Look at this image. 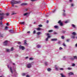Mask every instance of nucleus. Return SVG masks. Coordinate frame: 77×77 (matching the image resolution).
Segmentation results:
<instances>
[{
    "label": "nucleus",
    "mask_w": 77,
    "mask_h": 77,
    "mask_svg": "<svg viewBox=\"0 0 77 77\" xmlns=\"http://www.w3.org/2000/svg\"><path fill=\"white\" fill-rule=\"evenodd\" d=\"M69 76H70L71 75H74V73L72 72H70L68 73Z\"/></svg>",
    "instance_id": "obj_7"
},
{
    "label": "nucleus",
    "mask_w": 77,
    "mask_h": 77,
    "mask_svg": "<svg viewBox=\"0 0 77 77\" xmlns=\"http://www.w3.org/2000/svg\"><path fill=\"white\" fill-rule=\"evenodd\" d=\"M27 42V41L26 40H25L24 41V45H27V43L26 42Z\"/></svg>",
    "instance_id": "obj_16"
},
{
    "label": "nucleus",
    "mask_w": 77,
    "mask_h": 77,
    "mask_svg": "<svg viewBox=\"0 0 77 77\" xmlns=\"http://www.w3.org/2000/svg\"><path fill=\"white\" fill-rule=\"evenodd\" d=\"M37 47L38 48H40V47H41V45H37Z\"/></svg>",
    "instance_id": "obj_24"
},
{
    "label": "nucleus",
    "mask_w": 77,
    "mask_h": 77,
    "mask_svg": "<svg viewBox=\"0 0 77 77\" xmlns=\"http://www.w3.org/2000/svg\"><path fill=\"white\" fill-rule=\"evenodd\" d=\"M49 22V21L48 20H47L46 21L47 23H48Z\"/></svg>",
    "instance_id": "obj_52"
},
{
    "label": "nucleus",
    "mask_w": 77,
    "mask_h": 77,
    "mask_svg": "<svg viewBox=\"0 0 77 77\" xmlns=\"http://www.w3.org/2000/svg\"><path fill=\"white\" fill-rule=\"evenodd\" d=\"M20 24H24V22H20Z\"/></svg>",
    "instance_id": "obj_22"
},
{
    "label": "nucleus",
    "mask_w": 77,
    "mask_h": 77,
    "mask_svg": "<svg viewBox=\"0 0 77 77\" xmlns=\"http://www.w3.org/2000/svg\"><path fill=\"white\" fill-rule=\"evenodd\" d=\"M65 31H61V33H65Z\"/></svg>",
    "instance_id": "obj_25"
},
{
    "label": "nucleus",
    "mask_w": 77,
    "mask_h": 77,
    "mask_svg": "<svg viewBox=\"0 0 77 77\" xmlns=\"http://www.w3.org/2000/svg\"><path fill=\"white\" fill-rule=\"evenodd\" d=\"M27 33H30V31H28Z\"/></svg>",
    "instance_id": "obj_54"
},
{
    "label": "nucleus",
    "mask_w": 77,
    "mask_h": 77,
    "mask_svg": "<svg viewBox=\"0 0 77 77\" xmlns=\"http://www.w3.org/2000/svg\"><path fill=\"white\" fill-rule=\"evenodd\" d=\"M8 40L5 41L3 43V45H8Z\"/></svg>",
    "instance_id": "obj_3"
},
{
    "label": "nucleus",
    "mask_w": 77,
    "mask_h": 77,
    "mask_svg": "<svg viewBox=\"0 0 77 77\" xmlns=\"http://www.w3.org/2000/svg\"><path fill=\"white\" fill-rule=\"evenodd\" d=\"M72 2V0H69L70 2Z\"/></svg>",
    "instance_id": "obj_56"
},
{
    "label": "nucleus",
    "mask_w": 77,
    "mask_h": 77,
    "mask_svg": "<svg viewBox=\"0 0 77 77\" xmlns=\"http://www.w3.org/2000/svg\"><path fill=\"white\" fill-rule=\"evenodd\" d=\"M48 38H47L45 39L46 41H48Z\"/></svg>",
    "instance_id": "obj_48"
},
{
    "label": "nucleus",
    "mask_w": 77,
    "mask_h": 77,
    "mask_svg": "<svg viewBox=\"0 0 77 77\" xmlns=\"http://www.w3.org/2000/svg\"><path fill=\"white\" fill-rule=\"evenodd\" d=\"M72 35H76V33L75 32H73L72 33Z\"/></svg>",
    "instance_id": "obj_23"
},
{
    "label": "nucleus",
    "mask_w": 77,
    "mask_h": 77,
    "mask_svg": "<svg viewBox=\"0 0 77 77\" xmlns=\"http://www.w3.org/2000/svg\"><path fill=\"white\" fill-rule=\"evenodd\" d=\"M59 50H62V48L61 47H60V48H59Z\"/></svg>",
    "instance_id": "obj_50"
},
{
    "label": "nucleus",
    "mask_w": 77,
    "mask_h": 77,
    "mask_svg": "<svg viewBox=\"0 0 77 77\" xmlns=\"http://www.w3.org/2000/svg\"><path fill=\"white\" fill-rule=\"evenodd\" d=\"M56 11V10H54V12H55V11Z\"/></svg>",
    "instance_id": "obj_64"
},
{
    "label": "nucleus",
    "mask_w": 77,
    "mask_h": 77,
    "mask_svg": "<svg viewBox=\"0 0 77 77\" xmlns=\"http://www.w3.org/2000/svg\"><path fill=\"white\" fill-rule=\"evenodd\" d=\"M58 24H60V25L61 26H63V23L62 22V21H61V20H59L58 22Z\"/></svg>",
    "instance_id": "obj_4"
},
{
    "label": "nucleus",
    "mask_w": 77,
    "mask_h": 77,
    "mask_svg": "<svg viewBox=\"0 0 77 77\" xmlns=\"http://www.w3.org/2000/svg\"><path fill=\"white\" fill-rule=\"evenodd\" d=\"M6 25L8 26H9V23H7Z\"/></svg>",
    "instance_id": "obj_57"
},
{
    "label": "nucleus",
    "mask_w": 77,
    "mask_h": 77,
    "mask_svg": "<svg viewBox=\"0 0 77 77\" xmlns=\"http://www.w3.org/2000/svg\"><path fill=\"white\" fill-rule=\"evenodd\" d=\"M10 72H11V73H13V71H12V69L11 67H10Z\"/></svg>",
    "instance_id": "obj_12"
},
{
    "label": "nucleus",
    "mask_w": 77,
    "mask_h": 77,
    "mask_svg": "<svg viewBox=\"0 0 77 77\" xmlns=\"http://www.w3.org/2000/svg\"><path fill=\"white\" fill-rule=\"evenodd\" d=\"M29 60H33V58H32V57L30 58H29Z\"/></svg>",
    "instance_id": "obj_35"
},
{
    "label": "nucleus",
    "mask_w": 77,
    "mask_h": 77,
    "mask_svg": "<svg viewBox=\"0 0 77 77\" xmlns=\"http://www.w3.org/2000/svg\"><path fill=\"white\" fill-rule=\"evenodd\" d=\"M19 48L20 49H21V50H24L25 48H24V46H21V45H20L19 46Z\"/></svg>",
    "instance_id": "obj_6"
},
{
    "label": "nucleus",
    "mask_w": 77,
    "mask_h": 77,
    "mask_svg": "<svg viewBox=\"0 0 77 77\" xmlns=\"http://www.w3.org/2000/svg\"><path fill=\"white\" fill-rule=\"evenodd\" d=\"M8 26H6L5 28V30H7V29H8Z\"/></svg>",
    "instance_id": "obj_34"
},
{
    "label": "nucleus",
    "mask_w": 77,
    "mask_h": 77,
    "mask_svg": "<svg viewBox=\"0 0 77 77\" xmlns=\"http://www.w3.org/2000/svg\"><path fill=\"white\" fill-rule=\"evenodd\" d=\"M26 59H28V58H29V57H26Z\"/></svg>",
    "instance_id": "obj_60"
},
{
    "label": "nucleus",
    "mask_w": 77,
    "mask_h": 77,
    "mask_svg": "<svg viewBox=\"0 0 77 77\" xmlns=\"http://www.w3.org/2000/svg\"><path fill=\"white\" fill-rule=\"evenodd\" d=\"M27 5V3H23L20 4L21 6H26Z\"/></svg>",
    "instance_id": "obj_9"
},
{
    "label": "nucleus",
    "mask_w": 77,
    "mask_h": 77,
    "mask_svg": "<svg viewBox=\"0 0 77 77\" xmlns=\"http://www.w3.org/2000/svg\"><path fill=\"white\" fill-rule=\"evenodd\" d=\"M74 6V4H71V6Z\"/></svg>",
    "instance_id": "obj_53"
},
{
    "label": "nucleus",
    "mask_w": 77,
    "mask_h": 77,
    "mask_svg": "<svg viewBox=\"0 0 77 77\" xmlns=\"http://www.w3.org/2000/svg\"><path fill=\"white\" fill-rule=\"evenodd\" d=\"M36 33V31L35 30H34L33 31V33L34 34H35Z\"/></svg>",
    "instance_id": "obj_39"
},
{
    "label": "nucleus",
    "mask_w": 77,
    "mask_h": 77,
    "mask_svg": "<svg viewBox=\"0 0 77 77\" xmlns=\"http://www.w3.org/2000/svg\"><path fill=\"white\" fill-rule=\"evenodd\" d=\"M27 14H28V13H25L24 14V16H26V15H27Z\"/></svg>",
    "instance_id": "obj_29"
},
{
    "label": "nucleus",
    "mask_w": 77,
    "mask_h": 77,
    "mask_svg": "<svg viewBox=\"0 0 77 77\" xmlns=\"http://www.w3.org/2000/svg\"><path fill=\"white\" fill-rule=\"evenodd\" d=\"M9 32L11 33H14V30H9Z\"/></svg>",
    "instance_id": "obj_10"
},
{
    "label": "nucleus",
    "mask_w": 77,
    "mask_h": 77,
    "mask_svg": "<svg viewBox=\"0 0 77 77\" xmlns=\"http://www.w3.org/2000/svg\"><path fill=\"white\" fill-rule=\"evenodd\" d=\"M63 17H65V16H66V14H65V13H63Z\"/></svg>",
    "instance_id": "obj_21"
},
{
    "label": "nucleus",
    "mask_w": 77,
    "mask_h": 77,
    "mask_svg": "<svg viewBox=\"0 0 77 77\" xmlns=\"http://www.w3.org/2000/svg\"><path fill=\"white\" fill-rule=\"evenodd\" d=\"M37 35H40L41 34V32H38L37 33Z\"/></svg>",
    "instance_id": "obj_33"
},
{
    "label": "nucleus",
    "mask_w": 77,
    "mask_h": 77,
    "mask_svg": "<svg viewBox=\"0 0 77 77\" xmlns=\"http://www.w3.org/2000/svg\"><path fill=\"white\" fill-rule=\"evenodd\" d=\"M75 47H77V43L75 45Z\"/></svg>",
    "instance_id": "obj_61"
},
{
    "label": "nucleus",
    "mask_w": 77,
    "mask_h": 77,
    "mask_svg": "<svg viewBox=\"0 0 77 77\" xmlns=\"http://www.w3.org/2000/svg\"><path fill=\"white\" fill-rule=\"evenodd\" d=\"M75 64L73 63L72 64V66H75Z\"/></svg>",
    "instance_id": "obj_32"
},
{
    "label": "nucleus",
    "mask_w": 77,
    "mask_h": 77,
    "mask_svg": "<svg viewBox=\"0 0 77 77\" xmlns=\"http://www.w3.org/2000/svg\"><path fill=\"white\" fill-rule=\"evenodd\" d=\"M73 58H71V60H74V59H77V57L76 56H73Z\"/></svg>",
    "instance_id": "obj_8"
},
{
    "label": "nucleus",
    "mask_w": 77,
    "mask_h": 77,
    "mask_svg": "<svg viewBox=\"0 0 77 77\" xmlns=\"http://www.w3.org/2000/svg\"><path fill=\"white\" fill-rule=\"evenodd\" d=\"M18 44L20 45L21 44V42H18Z\"/></svg>",
    "instance_id": "obj_46"
},
{
    "label": "nucleus",
    "mask_w": 77,
    "mask_h": 77,
    "mask_svg": "<svg viewBox=\"0 0 77 77\" xmlns=\"http://www.w3.org/2000/svg\"><path fill=\"white\" fill-rule=\"evenodd\" d=\"M68 23V21H66L65 22V23Z\"/></svg>",
    "instance_id": "obj_47"
},
{
    "label": "nucleus",
    "mask_w": 77,
    "mask_h": 77,
    "mask_svg": "<svg viewBox=\"0 0 77 77\" xmlns=\"http://www.w3.org/2000/svg\"><path fill=\"white\" fill-rule=\"evenodd\" d=\"M72 26L73 27H74V28H75V26L73 24H72Z\"/></svg>",
    "instance_id": "obj_19"
},
{
    "label": "nucleus",
    "mask_w": 77,
    "mask_h": 77,
    "mask_svg": "<svg viewBox=\"0 0 77 77\" xmlns=\"http://www.w3.org/2000/svg\"><path fill=\"white\" fill-rule=\"evenodd\" d=\"M6 51L7 52H10L11 51V50L8 49H6Z\"/></svg>",
    "instance_id": "obj_20"
},
{
    "label": "nucleus",
    "mask_w": 77,
    "mask_h": 77,
    "mask_svg": "<svg viewBox=\"0 0 77 77\" xmlns=\"http://www.w3.org/2000/svg\"><path fill=\"white\" fill-rule=\"evenodd\" d=\"M26 74L25 73H23L22 74V75L23 76H24V75H26Z\"/></svg>",
    "instance_id": "obj_27"
},
{
    "label": "nucleus",
    "mask_w": 77,
    "mask_h": 77,
    "mask_svg": "<svg viewBox=\"0 0 77 77\" xmlns=\"http://www.w3.org/2000/svg\"><path fill=\"white\" fill-rule=\"evenodd\" d=\"M49 32H53V30H50L49 31Z\"/></svg>",
    "instance_id": "obj_45"
},
{
    "label": "nucleus",
    "mask_w": 77,
    "mask_h": 77,
    "mask_svg": "<svg viewBox=\"0 0 77 77\" xmlns=\"http://www.w3.org/2000/svg\"><path fill=\"white\" fill-rule=\"evenodd\" d=\"M46 35H47V36H48V37H47L48 38H50V36L49 35L50 34H49V33H47V34H46Z\"/></svg>",
    "instance_id": "obj_17"
},
{
    "label": "nucleus",
    "mask_w": 77,
    "mask_h": 77,
    "mask_svg": "<svg viewBox=\"0 0 77 77\" xmlns=\"http://www.w3.org/2000/svg\"><path fill=\"white\" fill-rule=\"evenodd\" d=\"M5 16V14L4 13H0V20L1 21L4 18V17Z\"/></svg>",
    "instance_id": "obj_2"
},
{
    "label": "nucleus",
    "mask_w": 77,
    "mask_h": 77,
    "mask_svg": "<svg viewBox=\"0 0 77 77\" xmlns=\"http://www.w3.org/2000/svg\"><path fill=\"white\" fill-rule=\"evenodd\" d=\"M54 27L55 29H58V26H55Z\"/></svg>",
    "instance_id": "obj_18"
},
{
    "label": "nucleus",
    "mask_w": 77,
    "mask_h": 77,
    "mask_svg": "<svg viewBox=\"0 0 77 77\" xmlns=\"http://www.w3.org/2000/svg\"><path fill=\"white\" fill-rule=\"evenodd\" d=\"M45 65H46V66L48 65V63L46 62L45 63Z\"/></svg>",
    "instance_id": "obj_31"
},
{
    "label": "nucleus",
    "mask_w": 77,
    "mask_h": 77,
    "mask_svg": "<svg viewBox=\"0 0 77 77\" xmlns=\"http://www.w3.org/2000/svg\"><path fill=\"white\" fill-rule=\"evenodd\" d=\"M38 26L39 27H42V25H41V24H40L38 25Z\"/></svg>",
    "instance_id": "obj_40"
},
{
    "label": "nucleus",
    "mask_w": 77,
    "mask_h": 77,
    "mask_svg": "<svg viewBox=\"0 0 77 77\" xmlns=\"http://www.w3.org/2000/svg\"><path fill=\"white\" fill-rule=\"evenodd\" d=\"M63 45L64 46V47H66V45H65V43H63Z\"/></svg>",
    "instance_id": "obj_37"
},
{
    "label": "nucleus",
    "mask_w": 77,
    "mask_h": 77,
    "mask_svg": "<svg viewBox=\"0 0 77 77\" xmlns=\"http://www.w3.org/2000/svg\"><path fill=\"white\" fill-rule=\"evenodd\" d=\"M26 77H29V75H26Z\"/></svg>",
    "instance_id": "obj_59"
},
{
    "label": "nucleus",
    "mask_w": 77,
    "mask_h": 77,
    "mask_svg": "<svg viewBox=\"0 0 77 77\" xmlns=\"http://www.w3.org/2000/svg\"><path fill=\"white\" fill-rule=\"evenodd\" d=\"M60 75H61V77H66V76L64 75L63 74V73H61L60 74Z\"/></svg>",
    "instance_id": "obj_15"
},
{
    "label": "nucleus",
    "mask_w": 77,
    "mask_h": 77,
    "mask_svg": "<svg viewBox=\"0 0 77 77\" xmlns=\"http://www.w3.org/2000/svg\"><path fill=\"white\" fill-rule=\"evenodd\" d=\"M60 70H62V71H63V68H60Z\"/></svg>",
    "instance_id": "obj_28"
},
{
    "label": "nucleus",
    "mask_w": 77,
    "mask_h": 77,
    "mask_svg": "<svg viewBox=\"0 0 77 77\" xmlns=\"http://www.w3.org/2000/svg\"><path fill=\"white\" fill-rule=\"evenodd\" d=\"M68 69L69 70H71V69H72V68H68Z\"/></svg>",
    "instance_id": "obj_44"
},
{
    "label": "nucleus",
    "mask_w": 77,
    "mask_h": 77,
    "mask_svg": "<svg viewBox=\"0 0 77 77\" xmlns=\"http://www.w3.org/2000/svg\"><path fill=\"white\" fill-rule=\"evenodd\" d=\"M54 35H56V34H57V33L56 32H54Z\"/></svg>",
    "instance_id": "obj_42"
},
{
    "label": "nucleus",
    "mask_w": 77,
    "mask_h": 77,
    "mask_svg": "<svg viewBox=\"0 0 77 77\" xmlns=\"http://www.w3.org/2000/svg\"><path fill=\"white\" fill-rule=\"evenodd\" d=\"M56 66H55V69L56 71H59V67H57Z\"/></svg>",
    "instance_id": "obj_14"
},
{
    "label": "nucleus",
    "mask_w": 77,
    "mask_h": 77,
    "mask_svg": "<svg viewBox=\"0 0 77 77\" xmlns=\"http://www.w3.org/2000/svg\"><path fill=\"white\" fill-rule=\"evenodd\" d=\"M57 38H53L51 39V41H57Z\"/></svg>",
    "instance_id": "obj_13"
},
{
    "label": "nucleus",
    "mask_w": 77,
    "mask_h": 77,
    "mask_svg": "<svg viewBox=\"0 0 77 77\" xmlns=\"http://www.w3.org/2000/svg\"><path fill=\"white\" fill-rule=\"evenodd\" d=\"M61 38L62 39H63L65 38V37H64V36H61Z\"/></svg>",
    "instance_id": "obj_30"
},
{
    "label": "nucleus",
    "mask_w": 77,
    "mask_h": 77,
    "mask_svg": "<svg viewBox=\"0 0 77 77\" xmlns=\"http://www.w3.org/2000/svg\"><path fill=\"white\" fill-rule=\"evenodd\" d=\"M69 40H70L69 39H67V40H66L67 42H69Z\"/></svg>",
    "instance_id": "obj_41"
},
{
    "label": "nucleus",
    "mask_w": 77,
    "mask_h": 77,
    "mask_svg": "<svg viewBox=\"0 0 77 77\" xmlns=\"http://www.w3.org/2000/svg\"><path fill=\"white\" fill-rule=\"evenodd\" d=\"M72 38L73 39L75 38V37L74 36H72Z\"/></svg>",
    "instance_id": "obj_55"
},
{
    "label": "nucleus",
    "mask_w": 77,
    "mask_h": 77,
    "mask_svg": "<svg viewBox=\"0 0 77 77\" xmlns=\"http://www.w3.org/2000/svg\"><path fill=\"white\" fill-rule=\"evenodd\" d=\"M36 29L37 30H38V31H39L41 30H42V29L41 28H39V27L36 28Z\"/></svg>",
    "instance_id": "obj_11"
},
{
    "label": "nucleus",
    "mask_w": 77,
    "mask_h": 77,
    "mask_svg": "<svg viewBox=\"0 0 77 77\" xmlns=\"http://www.w3.org/2000/svg\"><path fill=\"white\" fill-rule=\"evenodd\" d=\"M21 1H15L14 0H12L11 2V4L12 5V6L14 7V4H18L21 3Z\"/></svg>",
    "instance_id": "obj_1"
},
{
    "label": "nucleus",
    "mask_w": 77,
    "mask_h": 77,
    "mask_svg": "<svg viewBox=\"0 0 77 77\" xmlns=\"http://www.w3.org/2000/svg\"><path fill=\"white\" fill-rule=\"evenodd\" d=\"M14 14H17L16 13H13L11 14V15H14Z\"/></svg>",
    "instance_id": "obj_51"
},
{
    "label": "nucleus",
    "mask_w": 77,
    "mask_h": 77,
    "mask_svg": "<svg viewBox=\"0 0 77 77\" xmlns=\"http://www.w3.org/2000/svg\"><path fill=\"white\" fill-rule=\"evenodd\" d=\"M13 65H15V63H13Z\"/></svg>",
    "instance_id": "obj_63"
},
{
    "label": "nucleus",
    "mask_w": 77,
    "mask_h": 77,
    "mask_svg": "<svg viewBox=\"0 0 77 77\" xmlns=\"http://www.w3.org/2000/svg\"><path fill=\"white\" fill-rule=\"evenodd\" d=\"M6 16H8L9 15V13H7L6 14Z\"/></svg>",
    "instance_id": "obj_26"
},
{
    "label": "nucleus",
    "mask_w": 77,
    "mask_h": 77,
    "mask_svg": "<svg viewBox=\"0 0 77 77\" xmlns=\"http://www.w3.org/2000/svg\"><path fill=\"white\" fill-rule=\"evenodd\" d=\"M0 37H3V36L1 35V34L0 33Z\"/></svg>",
    "instance_id": "obj_58"
},
{
    "label": "nucleus",
    "mask_w": 77,
    "mask_h": 77,
    "mask_svg": "<svg viewBox=\"0 0 77 77\" xmlns=\"http://www.w3.org/2000/svg\"><path fill=\"white\" fill-rule=\"evenodd\" d=\"M65 57H63L64 59H65Z\"/></svg>",
    "instance_id": "obj_62"
},
{
    "label": "nucleus",
    "mask_w": 77,
    "mask_h": 77,
    "mask_svg": "<svg viewBox=\"0 0 77 77\" xmlns=\"http://www.w3.org/2000/svg\"><path fill=\"white\" fill-rule=\"evenodd\" d=\"M14 50V48H12L11 50H10V51H13Z\"/></svg>",
    "instance_id": "obj_38"
},
{
    "label": "nucleus",
    "mask_w": 77,
    "mask_h": 77,
    "mask_svg": "<svg viewBox=\"0 0 77 77\" xmlns=\"http://www.w3.org/2000/svg\"><path fill=\"white\" fill-rule=\"evenodd\" d=\"M60 41H59L58 42V44H60Z\"/></svg>",
    "instance_id": "obj_49"
},
{
    "label": "nucleus",
    "mask_w": 77,
    "mask_h": 77,
    "mask_svg": "<svg viewBox=\"0 0 77 77\" xmlns=\"http://www.w3.org/2000/svg\"><path fill=\"white\" fill-rule=\"evenodd\" d=\"M32 67V64L31 63H29L27 64V68H30Z\"/></svg>",
    "instance_id": "obj_5"
},
{
    "label": "nucleus",
    "mask_w": 77,
    "mask_h": 77,
    "mask_svg": "<svg viewBox=\"0 0 77 77\" xmlns=\"http://www.w3.org/2000/svg\"><path fill=\"white\" fill-rule=\"evenodd\" d=\"M3 23V22L2 21H1L0 22V24L1 25H2V23Z\"/></svg>",
    "instance_id": "obj_43"
},
{
    "label": "nucleus",
    "mask_w": 77,
    "mask_h": 77,
    "mask_svg": "<svg viewBox=\"0 0 77 77\" xmlns=\"http://www.w3.org/2000/svg\"><path fill=\"white\" fill-rule=\"evenodd\" d=\"M51 70V69L50 68H49L48 69V71H50Z\"/></svg>",
    "instance_id": "obj_36"
}]
</instances>
